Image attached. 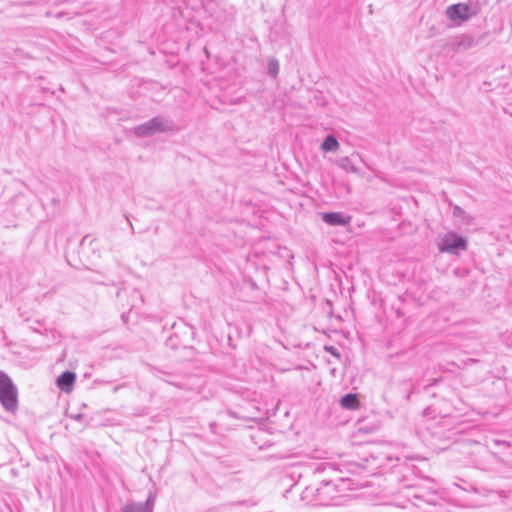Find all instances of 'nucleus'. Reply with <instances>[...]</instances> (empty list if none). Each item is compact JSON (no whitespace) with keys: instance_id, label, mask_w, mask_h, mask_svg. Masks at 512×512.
<instances>
[{"instance_id":"9b49d317","label":"nucleus","mask_w":512,"mask_h":512,"mask_svg":"<svg viewBox=\"0 0 512 512\" xmlns=\"http://www.w3.org/2000/svg\"><path fill=\"white\" fill-rule=\"evenodd\" d=\"M155 500H156V494L150 493L146 502L142 503V507H144L145 510H147L149 512H153Z\"/></svg>"},{"instance_id":"f257e3e1","label":"nucleus","mask_w":512,"mask_h":512,"mask_svg":"<svg viewBox=\"0 0 512 512\" xmlns=\"http://www.w3.org/2000/svg\"><path fill=\"white\" fill-rule=\"evenodd\" d=\"M0 402L8 411L17 409V388L3 371H0Z\"/></svg>"},{"instance_id":"ddd939ff","label":"nucleus","mask_w":512,"mask_h":512,"mask_svg":"<svg viewBox=\"0 0 512 512\" xmlns=\"http://www.w3.org/2000/svg\"><path fill=\"white\" fill-rule=\"evenodd\" d=\"M327 350H329L331 353H334V349L331 347V348H327Z\"/></svg>"},{"instance_id":"7ed1b4c3","label":"nucleus","mask_w":512,"mask_h":512,"mask_svg":"<svg viewBox=\"0 0 512 512\" xmlns=\"http://www.w3.org/2000/svg\"><path fill=\"white\" fill-rule=\"evenodd\" d=\"M445 14L450 21L457 25L467 21L473 15L471 12V7L464 3L448 6L446 8Z\"/></svg>"},{"instance_id":"0eeeda50","label":"nucleus","mask_w":512,"mask_h":512,"mask_svg":"<svg viewBox=\"0 0 512 512\" xmlns=\"http://www.w3.org/2000/svg\"><path fill=\"white\" fill-rule=\"evenodd\" d=\"M340 404L345 409L355 410L358 408L359 402L356 394L349 393L343 396Z\"/></svg>"},{"instance_id":"6e6552de","label":"nucleus","mask_w":512,"mask_h":512,"mask_svg":"<svg viewBox=\"0 0 512 512\" xmlns=\"http://www.w3.org/2000/svg\"><path fill=\"white\" fill-rule=\"evenodd\" d=\"M336 164L347 173H359V169L353 164L350 157H341L336 161Z\"/></svg>"},{"instance_id":"1a4fd4ad","label":"nucleus","mask_w":512,"mask_h":512,"mask_svg":"<svg viewBox=\"0 0 512 512\" xmlns=\"http://www.w3.org/2000/svg\"><path fill=\"white\" fill-rule=\"evenodd\" d=\"M321 148L325 152L337 151L339 148V142L334 136L329 135L323 141Z\"/></svg>"},{"instance_id":"423d86ee","label":"nucleus","mask_w":512,"mask_h":512,"mask_svg":"<svg viewBox=\"0 0 512 512\" xmlns=\"http://www.w3.org/2000/svg\"><path fill=\"white\" fill-rule=\"evenodd\" d=\"M76 380V374L74 372L66 371L63 372L56 381L58 388L69 393L73 389V385Z\"/></svg>"},{"instance_id":"f8f14e48","label":"nucleus","mask_w":512,"mask_h":512,"mask_svg":"<svg viewBox=\"0 0 512 512\" xmlns=\"http://www.w3.org/2000/svg\"><path fill=\"white\" fill-rule=\"evenodd\" d=\"M269 72L276 76L279 70V64L277 61H270L268 65Z\"/></svg>"},{"instance_id":"9d476101","label":"nucleus","mask_w":512,"mask_h":512,"mask_svg":"<svg viewBox=\"0 0 512 512\" xmlns=\"http://www.w3.org/2000/svg\"><path fill=\"white\" fill-rule=\"evenodd\" d=\"M122 512H149L142 507V503H128L122 508Z\"/></svg>"},{"instance_id":"39448f33","label":"nucleus","mask_w":512,"mask_h":512,"mask_svg":"<svg viewBox=\"0 0 512 512\" xmlns=\"http://www.w3.org/2000/svg\"><path fill=\"white\" fill-rule=\"evenodd\" d=\"M322 220L331 226H345L350 223L351 218L340 212H328L322 214Z\"/></svg>"},{"instance_id":"20e7f679","label":"nucleus","mask_w":512,"mask_h":512,"mask_svg":"<svg viewBox=\"0 0 512 512\" xmlns=\"http://www.w3.org/2000/svg\"><path fill=\"white\" fill-rule=\"evenodd\" d=\"M169 123L162 118H153L148 122L139 125L135 128V133L138 136H150L157 132L165 131L169 128Z\"/></svg>"},{"instance_id":"f03ea898","label":"nucleus","mask_w":512,"mask_h":512,"mask_svg":"<svg viewBox=\"0 0 512 512\" xmlns=\"http://www.w3.org/2000/svg\"><path fill=\"white\" fill-rule=\"evenodd\" d=\"M438 248L440 252L456 255L467 249V240L455 232H447L441 236Z\"/></svg>"}]
</instances>
